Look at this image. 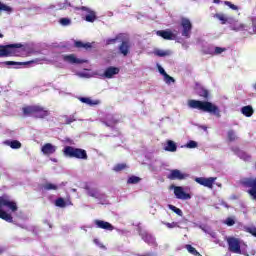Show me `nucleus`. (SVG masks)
I'll return each mask as SVG.
<instances>
[{
    "mask_svg": "<svg viewBox=\"0 0 256 256\" xmlns=\"http://www.w3.org/2000/svg\"><path fill=\"white\" fill-rule=\"evenodd\" d=\"M253 87H254V89H255V91H256V83L253 85Z\"/></svg>",
    "mask_w": 256,
    "mask_h": 256,
    "instance_id": "54",
    "label": "nucleus"
},
{
    "mask_svg": "<svg viewBox=\"0 0 256 256\" xmlns=\"http://www.w3.org/2000/svg\"><path fill=\"white\" fill-rule=\"evenodd\" d=\"M158 71L160 75H163V77L167 75V72L165 71V69H163V67H161V65H158Z\"/></svg>",
    "mask_w": 256,
    "mask_h": 256,
    "instance_id": "48",
    "label": "nucleus"
},
{
    "mask_svg": "<svg viewBox=\"0 0 256 256\" xmlns=\"http://www.w3.org/2000/svg\"><path fill=\"white\" fill-rule=\"evenodd\" d=\"M63 61L66 63H71V65H81V63H85V60L78 59L75 57V54L64 55Z\"/></svg>",
    "mask_w": 256,
    "mask_h": 256,
    "instance_id": "17",
    "label": "nucleus"
},
{
    "mask_svg": "<svg viewBox=\"0 0 256 256\" xmlns=\"http://www.w3.org/2000/svg\"><path fill=\"white\" fill-rule=\"evenodd\" d=\"M154 55H156V57H169V55H171V51L157 49L154 51Z\"/></svg>",
    "mask_w": 256,
    "mask_h": 256,
    "instance_id": "26",
    "label": "nucleus"
},
{
    "mask_svg": "<svg viewBox=\"0 0 256 256\" xmlns=\"http://www.w3.org/2000/svg\"><path fill=\"white\" fill-rule=\"evenodd\" d=\"M214 17H216V19L221 21L222 25H225L228 21L227 17H225L224 14L217 13V14L214 15Z\"/></svg>",
    "mask_w": 256,
    "mask_h": 256,
    "instance_id": "36",
    "label": "nucleus"
},
{
    "mask_svg": "<svg viewBox=\"0 0 256 256\" xmlns=\"http://www.w3.org/2000/svg\"><path fill=\"white\" fill-rule=\"evenodd\" d=\"M0 39H3V34L0 33Z\"/></svg>",
    "mask_w": 256,
    "mask_h": 256,
    "instance_id": "53",
    "label": "nucleus"
},
{
    "mask_svg": "<svg viewBox=\"0 0 256 256\" xmlns=\"http://www.w3.org/2000/svg\"><path fill=\"white\" fill-rule=\"evenodd\" d=\"M7 145H9L11 147V149H21V142L17 141V140H13V141H8Z\"/></svg>",
    "mask_w": 256,
    "mask_h": 256,
    "instance_id": "31",
    "label": "nucleus"
},
{
    "mask_svg": "<svg viewBox=\"0 0 256 256\" xmlns=\"http://www.w3.org/2000/svg\"><path fill=\"white\" fill-rule=\"evenodd\" d=\"M245 231L246 233H250V235H253V237H256V227H246Z\"/></svg>",
    "mask_w": 256,
    "mask_h": 256,
    "instance_id": "42",
    "label": "nucleus"
},
{
    "mask_svg": "<svg viewBox=\"0 0 256 256\" xmlns=\"http://www.w3.org/2000/svg\"><path fill=\"white\" fill-rule=\"evenodd\" d=\"M213 2H214V3H216V4L221 3V1H220V0H214Z\"/></svg>",
    "mask_w": 256,
    "mask_h": 256,
    "instance_id": "51",
    "label": "nucleus"
},
{
    "mask_svg": "<svg viewBox=\"0 0 256 256\" xmlns=\"http://www.w3.org/2000/svg\"><path fill=\"white\" fill-rule=\"evenodd\" d=\"M224 51H227V48L215 47L214 53L215 55H221Z\"/></svg>",
    "mask_w": 256,
    "mask_h": 256,
    "instance_id": "44",
    "label": "nucleus"
},
{
    "mask_svg": "<svg viewBox=\"0 0 256 256\" xmlns=\"http://www.w3.org/2000/svg\"><path fill=\"white\" fill-rule=\"evenodd\" d=\"M22 113L25 117H35L36 119H45V117L50 115L49 110L37 104L24 106Z\"/></svg>",
    "mask_w": 256,
    "mask_h": 256,
    "instance_id": "3",
    "label": "nucleus"
},
{
    "mask_svg": "<svg viewBox=\"0 0 256 256\" xmlns=\"http://www.w3.org/2000/svg\"><path fill=\"white\" fill-rule=\"evenodd\" d=\"M168 207L171 211L176 213V215H179V217H183V211L181 209H179V208H177L176 206H173V205H169Z\"/></svg>",
    "mask_w": 256,
    "mask_h": 256,
    "instance_id": "37",
    "label": "nucleus"
},
{
    "mask_svg": "<svg viewBox=\"0 0 256 256\" xmlns=\"http://www.w3.org/2000/svg\"><path fill=\"white\" fill-rule=\"evenodd\" d=\"M186 147H188V149H195V147H197V142L193 141V140H190Z\"/></svg>",
    "mask_w": 256,
    "mask_h": 256,
    "instance_id": "46",
    "label": "nucleus"
},
{
    "mask_svg": "<svg viewBox=\"0 0 256 256\" xmlns=\"http://www.w3.org/2000/svg\"><path fill=\"white\" fill-rule=\"evenodd\" d=\"M180 25L182 27V37H185V39H189L191 37V30L193 29V24H191V20L187 18H182Z\"/></svg>",
    "mask_w": 256,
    "mask_h": 256,
    "instance_id": "8",
    "label": "nucleus"
},
{
    "mask_svg": "<svg viewBox=\"0 0 256 256\" xmlns=\"http://www.w3.org/2000/svg\"><path fill=\"white\" fill-rule=\"evenodd\" d=\"M119 71H121L119 67L110 66L105 69L103 77H105V79H113L114 75H119Z\"/></svg>",
    "mask_w": 256,
    "mask_h": 256,
    "instance_id": "16",
    "label": "nucleus"
},
{
    "mask_svg": "<svg viewBox=\"0 0 256 256\" xmlns=\"http://www.w3.org/2000/svg\"><path fill=\"white\" fill-rule=\"evenodd\" d=\"M224 5H226L227 7H229L230 9H232V11H239V7L229 1H225Z\"/></svg>",
    "mask_w": 256,
    "mask_h": 256,
    "instance_id": "40",
    "label": "nucleus"
},
{
    "mask_svg": "<svg viewBox=\"0 0 256 256\" xmlns=\"http://www.w3.org/2000/svg\"><path fill=\"white\" fill-rule=\"evenodd\" d=\"M33 61H28V62H16V61H5L3 62V65L6 66H11V65H31Z\"/></svg>",
    "mask_w": 256,
    "mask_h": 256,
    "instance_id": "28",
    "label": "nucleus"
},
{
    "mask_svg": "<svg viewBox=\"0 0 256 256\" xmlns=\"http://www.w3.org/2000/svg\"><path fill=\"white\" fill-rule=\"evenodd\" d=\"M59 23H60V25H63V27H67V26L71 25V19H69V18H61L59 20Z\"/></svg>",
    "mask_w": 256,
    "mask_h": 256,
    "instance_id": "39",
    "label": "nucleus"
},
{
    "mask_svg": "<svg viewBox=\"0 0 256 256\" xmlns=\"http://www.w3.org/2000/svg\"><path fill=\"white\" fill-rule=\"evenodd\" d=\"M164 150L175 153L177 151V144L173 140L166 141V146L164 147Z\"/></svg>",
    "mask_w": 256,
    "mask_h": 256,
    "instance_id": "22",
    "label": "nucleus"
},
{
    "mask_svg": "<svg viewBox=\"0 0 256 256\" xmlns=\"http://www.w3.org/2000/svg\"><path fill=\"white\" fill-rule=\"evenodd\" d=\"M163 225H165L168 229H175V227H179V223L178 222H163Z\"/></svg>",
    "mask_w": 256,
    "mask_h": 256,
    "instance_id": "41",
    "label": "nucleus"
},
{
    "mask_svg": "<svg viewBox=\"0 0 256 256\" xmlns=\"http://www.w3.org/2000/svg\"><path fill=\"white\" fill-rule=\"evenodd\" d=\"M215 181H217V177H196L195 182L203 187H207L208 189H213V185H215Z\"/></svg>",
    "mask_w": 256,
    "mask_h": 256,
    "instance_id": "10",
    "label": "nucleus"
},
{
    "mask_svg": "<svg viewBox=\"0 0 256 256\" xmlns=\"http://www.w3.org/2000/svg\"><path fill=\"white\" fill-rule=\"evenodd\" d=\"M243 187H249L248 193L256 200V178H243L240 180Z\"/></svg>",
    "mask_w": 256,
    "mask_h": 256,
    "instance_id": "6",
    "label": "nucleus"
},
{
    "mask_svg": "<svg viewBox=\"0 0 256 256\" xmlns=\"http://www.w3.org/2000/svg\"><path fill=\"white\" fill-rule=\"evenodd\" d=\"M156 34L158 37H162V39H165L166 41H174V39H177V35L173 34V32L169 30H158Z\"/></svg>",
    "mask_w": 256,
    "mask_h": 256,
    "instance_id": "15",
    "label": "nucleus"
},
{
    "mask_svg": "<svg viewBox=\"0 0 256 256\" xmlns=\"http://www.w3.org/2000/svg\"><path fill=\"white\" fill-rule=\"evenodd\" d=\"M21 51H25V49L19 43L0 45V57H21Z\"/></svg>",
    "mask_w": 256,
    "mask_h": 256,
    "instance_id": "4",
    "label": "nucleus"
},
{
    "mask_svg": "<svg viewBox=\"0 0 256 256\" xmlns=\"http://www.w3.org/2000/svg\"><path fill=\"white\" fill-rule=\"evenodd\" d=\"M225 223L228 227H233V225H235V220L231 217H228L226 220H225Z\"/></svg>",
    "mask_w": 256,
    "mask_h": 256,
    "instance_id": "43",
    "label": "nucleus"
},
{
    "mask_svg": "<svg viewBox=\"0 0 256 256\" xmlns=\"http://www.w3.org/2000/svg\"><path fill=\"white\" fill-rule=\"evenodd\" d=\"M77 11H85L86 13H88L84 19L87 21V23H95V21H97V13L93 10H91V8H87L86 6H82L80 8H76Z\"/></svg>",
    "mask_w": 256,
    "mask_h": 256,
    "instance_id": "11",
    "label": "nucleus"
},
{
    "mask_svg": "<svg viewBox=\"0 0 256 256\" xmlns=\"http://www.w3.org/2000/svg\"><path fill=\"white\" fill-rule=\"evenodd\" d=\"M233 151L234 153H237L238 157H240V159H243V161H249V159H251V156L239 150V148H234Z\"/></svg>",
    "mask_w": 256,
    "mask_h": 256,
    "instance_id": "24",
    "label": "nucleus"
},
{
    "mask_svg": "<svg viewBox=\"0 0 256 256\" xmlns=\"http://www.w3.org/2000/svg\"><path fill=\"white\" fill-rule=\"evenodd\" d=\"M41 151L44 155H53V153L57 151V146L51 143H46L42 146Z\"/></svg>",
    "mask_w": 256,
    "mask_h": 256,
    "instance_id": "19",
    "label": "nucleus"
},
{
    "mask_svg": "<svg viewBox=\"0 0 256 256\" xmlns=\"http://www.w3.org/2000/svg\"><path fill=\"white\" fill-rule=\"evenodd\" d=\"M74 47H76L77 49H91L92 45L89 42L83 43L81 41H76L74 43Z\"/></svg>",
    "mask_w": 256,
    "mask_h": 256,
    "instance_id": "25",
    "label": "nucleus"
},
{
    "mask_svg": "<svg viewBox=\"0 0 256 256\" xmlns=\"http://www.w3.org/2000/svg\"><path fill=\"white\" fill-rule=\"evenodd\" d=\"M3 207H7V209H10L13 213L17 211V203L13 200H11V197L7 194H3L0 196V219H3V221H7V223H13V216L11 214L7 213L3 210Z\"/></svg>",
    "mask_w": 256,
    "mask_h": 256,
    "instance_id": "2",
    "label": "nucleus"
},
{
    "mask_svg": "<svg viewBox=\"0 0 256 256\" xmlns=\"http://www.w3.org/2000/svg\"><path fill=\"white\" fill-rule=\"evenodd\" d=\"M94 224L98 229H104L105 231H113V229H115L111 223L103 220H94Z\"/></svg>",
    "mask_w": 256,
    "mask_h": 256,
    "instance_id": "18",
    "label": "nucleus"
},
{
    "mask_svg": "<svg viewBox=\"0 0 256 256\" xmlns=\"http://www.w3.org/2000/svg\"><path fill=\"white\" fill-rule=\"evenodd\" d=\"M100 121L103 125H106V127H115L117 123H119V120L113 114H105L104 116H101Z\"/></svg>",
    "mask_w": 256,
    "mask_h": 256,
    "instance_id": "9",
    "label": "nucleus"
},
{
    "mask_svg": "<svg viewBox=\"0 0 256 256\" xmlns=\"http://www.w3.org/2000/svg\"><path fill=\"white\" fill-rule=\"evenodd\" d=\"M141 181V178L139 176L132 175L128 178L127 183L128 185H137Z\"/></svg>",
    "mask_w": 256,
    "mask_h": 256,
    "instance_id": "29",
    "label": "nucleus"
},
{
    "mask_svg": "<svg viewBox=\"0 0 256 256\" xmlns=\"http://www.w3.org/2000/svg\"><path fill=\"white\" fill-rule=\"evenodd\" d=\"M174 195L176 199H181L182 201H187L191 199V194L186 193L181 186L174 187Z\"/></svg>",
    "mask_w": 256,
    "mask_h": 256,
    "instance_id": "13",
    "label": "nucleus"
},
{
    "mask_svg": "<svg viewBox=\"0 0 256 256\" xmlns=\"http://www.w3.org/2000/svg\"><path fill=\"white\" fill-rule=\"evenodd\" d=\"M168 179H170V181H183V179H187V174H183L182 172H180V170L174 169L170 171Z\"/></svg>",
    "mask_w": 256,
    "mask_h": 256,
    "instance_id": "14",
    "label": "nucleus"
},
{
    "mask_svg": "<svg viewBox=\"0 0 256 256\" xmlns=\"http://www.w3.org/2000/svg\"><path fill=\"white\" fill-rule=\"evenodd\" d=\"M185 249H187L188 253H190L191 255L201 256V253H199V251H197V249H195V247H192L190 244H187L185 246Z\"/></svg>",
    "mask_w": 256,
    "mask_h": 256,
    "instance_id": "30",
    "label": "nucleus"
},
{
    "mask_svg": "<svg viewBox=\"0 0 256 256\" xmlns=\"http://www.w3.org/2000/svg\"><path fill=\"white\" fill-rule=\"evenodd\" d=\"M124 169H127V164L120 163L114 166L113 171H115L116 173H119V171H123Z\"/></svg>",
    "mask_w": 256,
    "mask_h": 256,
    "instance_id": "35",
    "label": "nucleus"
},
{
    "mask_svg": "<svg viewBox=\"0 0 256 256\" xmlns=\"http://www.w3.org/2000/svg\"><path fill=\"white\" fill-rule=\"evenodd\" d=\"M45 191H57L59 189V186L53 184V183H46L44 185Z\"/></svg>",
    "mask_w": 256,
    "mask_h": 256,
    "instance_id": "32",
    "label": "nucleus"
},
{
    "mask_svg": "<svg viewBox=\"0 0 256 256\" xmlns=\"http://www.w3.org/2000/svg\"><path fill=\"white\" fill-rule=\"evenodd\" d=\"M241 113L242 115H244V117H253V113H255V110H253V106L247 105L241 108Z\"/></svg>",
    "mask_w": 256,
    "mask_h": 256,
    "instance_id": "21",
    "label": "nucleus"
},
{
    "mask_svg": "<svg viewBox=\"0 0 256 256\" xmlns=\"http://www.w3.org/2000/svg\"><path fill=\"white\" fill-rule=\"evenodd\" d=\"M73 122H75V118L70 117V118H67V119H66L65 124H66V125H71V123H73Z\"/></svg>",
    "mask_w": 256,
    "mask_h": 256,
    "instance_id": "49",
    "label": "nucleus"
},
{
    "mask_svg": "<svg viewBox=\"0 0 256 256\" xmlns=\"http://www.w3.org/2000/svg\"><path fill=\"white\" fill-rule=\"evenodd\" d=\"M139 256H149V254H142V255H139Z\"/></svg>",
    "mask_w": 256,
    "mask_h": 256,
    "instance_id": "52",
    "label": "nucleus"
},
{
    "mask_svg": "<svg viewBox=\"0 0 256 256\" xmlns=\"http://www.w3.org/2000/svg\"><path fill=\"white\" fill-rule=\"evenodd\" d=\"M252 27L254 29V33H256V18L252 20Z\"/></svg>",
    "mask_w": 256,
    "mask_h": 256,
    "instance_id": "50",
    "label": "nucleus"
},
{
    "mask_svg": "<svg viewBox=\"0 0 256 256\" xmlns=\"http://www.w3.org/2000/svg\"><path fill=\"white\" fill-rule=\"evenodd\" d=\"M227 137H228V141H230V143H233V141H237V134H235V132L233 130H229L227 133Z\"/></svg>",
    "mask_w": 256,
    "mask_h": 256,
    "instance_id": "33",
    "label": "nucleus"
},
{
    "mask_svg": "<svg viewBox=\"0 0 256 256\" xmlns=\"http://www.w3.org/2000/svg\"><path fill=\"white\" fill-rule=\"evenodd\" d=\"M143 240L146 242V243H150L151 241H153V236L152 235H149V234H145L143 236Z\"/></svg>",
    "mask_w": 256,
    "mask_h": 256,
    "instance_id": "47",
    "label": "nucleus"
},
{
    "mask_svg": "<svg viewBox=\"0 0 256 256\" xmlns=\"http://www.w3.org/2000/svg\"><path fill=\"white\" fill-rule=\"evenodd\" d=\"M227 244L230 253H237L238 255H241V242L239 241L238 238H227Z\"/></svg>",
    "mask_w": 256,
    "mask_h": 256,
    "instance_id": "7",
    "label": "nucleus"
},
{
    "mask_svg": "<svg viewBox=\"0 0 256 256\" xmlns=\"http://www.w3.org/2000/svg\"><path fill=\"white\" fill-rule=\"evenodd\" d=\"M0 254H1V250H0Z\"/></svg>",
    "mask_w": 256,
    "mask_h": 256,
    "instance_id": "55",
    "label": "nucleus"
},
{
    "mask_svg": "<svg viewBox=\"0 0 256 256\" xmlns=\"http://www.w3.org/2000/svg\"><path fill=\"white\" fill-rule=\"evenodd\" d=\"M188 107H190V109H198V111H203L204 113H210V115H214L218 118L221 117V109L209 101L191 99L188 100Z\"/></svg>",
    "mask_w": 256,
    "mask_h": 256,
    "instance_id": "1",
    "label": "nucleus"
},
{
    "mask_svg": "<svg viewBox=\"0 0 256 256\" xmlns=\"http://www.w3.org/2000/svg\"><path fill=\"white\" fill-rule=\"evenodd\" d=\"M198 95H199V97H203V99H209V90H207L205 88H201L198 91Z\"/></svg>",
    "mask_w": 256,
    "mask_h": 256,
    "instance_id": "34",
    "label": "nucleus"
},
{
    "mask_svg": "<svg viewBox=\"0 0 256 256\" xmlns=\"http://www.w3.org/2000/svg\"><path fill=\"white\" fill-rule=\"evenodd\" d=\"M79 100L81 101V103H85L86 105H90L91 107H93V105H99V101H93L91 100V98L80 97Z\"/></svg>",
    "mask_w": 256,
    "mask_h": 256,
    "instance_id": "27",
    "label": "nucleus"
},
{
    "mask_svg": "<svg viewBox=\"0 0 256 256\" xmlns=\"http://www.w3.org/2000/svg\"><path fill=\"white\" fill-rule=\"evenodd\" d=\"M63 154L65 157H69L70 159H82L87 161L89 156L87 155V150L76 148L73 146L64 147Z\"/></svg>",
    "mask_w": 256,
    "mask_h": 256,
    "instance_id": "5",
    "label": "nucleus"
},
{
    "mask_svg": "<svg viewBox=\"0 0 256 256\" xmlns=\"http://www.w3.org/2000/svg\"><path fill=\"white\" fill-rule=\"evenodd\" d=\"M86 190H87V194L90 197H93L94 199H101L105 197V194L99 193V190H97L96 188H89V186H86Z\"/></svg>",
    "mask_w": 256,
    "mask_h": 256,
    "instance_id": "20",
    "label": "nucleus"
},
{
    "mask_svg": "<svg viewBox=\"0 0 256 256\" xmlns=\"http://www.w3.org/2000/svg\"><path fill=\"white\" fill-rule=\"evenodd\" d=\"M164 78H165L166 83H168V84L175 83V78L171 77L169 74H166L164 76Z\"/></svg>",
    "mask_w": 256,
    "mask_h": 256,
    "instance_id": "45",
    "label": "nucleus"
},
{
    "mask_svg": "<svg viewBox=\"0 0 256 256\" xmlns=\"http://www.w3.org/2000/svg\"><path fill=\"white\" fill-rule=\"evenodd\" d=\"M56 207H60L61 209L67 207V205H72L71 201L66 202L63 198H57L55 200Z\"/></svg>",
    "mask_w": 256,
    "mask_h": 256,
    "instance_id": "23",
    "label": "nucleus"
},
{
    "mask_svg": "<svg viewBox=\"0 0 256 256\" xmlns=\"http://www.w3.org/2000/svg\"><path fill=\"white\" fill-rule=\"evenodd\" d=\"M118 51L120 55H123V57H127V55L131 53V40H129L128 38L123 40L118 47Z\"/></svg>",
    "mask_w": 256,
    "mask_h": 256,
    "instance_id": "12",
    "label": "nucleus"
},
{
    "mask_svg": "<svg viewBox=\"0 0 256 256\" xmlns=\"http://www.w3.org/2000/svg\"><path fill=\"white\" fill-rule=\"evenodd\" d=\"M121 38V34L117 35L115 38H109L106 40V45H115L117 40Z\"/></svg>",
    "mask_w": 256,
    "mask_h": 256,
    "instance_id": "38",
    "label": "nucleus"
}]
</instances>
